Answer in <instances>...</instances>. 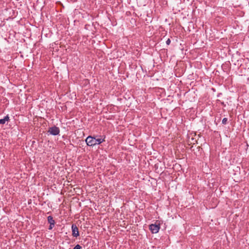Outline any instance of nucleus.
<instances>
[{"label": "nucleus", "mask_w": 249, "mask_h": 249, "mask_svg": "<svg viewBox=\"0 0 249 249\" xmlns=\"http://www.w3.org/2000/svg\"><path fill=\"white\" fill-rule=\"evenodd\" d=\"M105 141V136L104 138H96L91 136H88L86 139V142L88 145L93 146L96 144H100Z\"/></svg>", "instance_id": "f257e3e1"}, {"label": "nucleus", "mask_w": 249, "mask_h": 249, "mask_svg": "<svg viewBox=\"0 0 249 249\" xmlns=\"http://www.w3.org/2000/svg\"><path fill=\"white\" fill-rule=\"evenodd\" d=\"M48 132L50 133L51 135L55 136L59 134L60 129L59 127L56 126H53L49 128Z\"/></svg>", "instance_id": "f03ea898"}, {"label": "nucleus", "mask_w": 249, "mask_h": 249, "mask_svg": "<svg viewBox=\"0 0 249 249\" xmlns=\"http://www.w3.org/2000/svg\"><path fill=\"white\" fill-rule=\"evenodd\" d=\"M160 229L159 224H151L149 225V229L153 233H156L159 232Z\"/></svg>", "instance_id": "7ed1b4c3"}, {"label": "nucleus", "mask_w": 249, "mask_h": 249, "mask_svg": "<svg viewBox=\"0 0 249 249\" xmlns=\"http://www.w3.org/2000/svg\"><path fill=\"white\" fill-rule=\"evenodd\" d=\"M72 235L74 237H77L79 236L78 228L75 224H72L71 226Z\"/></svg>", "instance_id": "20e7f679"}, {"label": "nucleus", "mask_w": 249, "mask_h": 249, "mask_svg": "<svg viewBox=\"0 0 249 249\" xmlns=\"http://www.w3.org/2000/svg\"><path fill=\"white\" fill-rule=\"evenodd\" d=\"M9 120V117L8 115H6L3 119H0V124H3L5 123L6 121H8Z\"/></svg>", "instance_id": "39448f33"}, {"label": "nucleus", "mask_w": 249, "mask_h": 249, "mask_svg": "<svg viewBox=\"0 0 249 249\" xmlns=\"http://www.w3.org/2000/svg\"><path fill=\"white\" fill-rule=\"evenodd\" d=\"M47 220L49 224L55 223V221L53 220L52 216H49L47 217Z\"/></svg>", "instance_id": "423d86ee"}, {"label": "nucleus", "mask_w": 249, "mask_h": 249, "mask_svg": "<svg viewBox=\"0 0 249 249\" xmlns=\"http://www.w3.org/2000/svg\"><path fill=\"white\" fill-rule=\"evenodd\" d=\"M227 121H228V119L226 118H224L223 119L222 122L223 124H226L227 123Z\"/></svg>", "instance_id": "0eeeda50"}, {"label": "nucleus", "mask_w": 249, "mask_h": 249, "mask_svg": "<svg viewBox=\"0 0 249 249\" xmlns=\"http://www.w3.org/2000/svg\"><path fill=\"white\" fill-rule=\"evenodd\" d=\"M55 223L50 224L49 230H51L54 226Z\"/></svg>", "instance_id": "6e6552de"}, {"label": "nucleus", "mask_w": 249, "mask_h": 249, "mask_svg": "<svg viewBox=\"0 0 249 249\" xmlns=\"http://www.w3.org/2000/svg\"><path fill=\"white\" fill-rule=\"evenodd\" d=\"M217 103H220L224 107H225L226 106V104L224 103V102H221L220 100H217Z\"/></svg>", "instance_id": "1a4fd4ad"}, {"label": "nucleus", "mask_w": 249, "mask_h": 249, "mask_svg": "<svg viewBox=\"0 0 249 249\" xmlns=\"http://www.w3.org/2000/svg\"><path fill=\"white\" fill-rule=\"evenodd\" d=\"M81 247L79 245H76L73 249H81Z\"/></svg>", "instance_id": "9d476101"}, {"label": "nucleus", "mask_w": 249, "mask_h": 249, "mask_svg": "<svg viewBox=\"0 0 249 249\" xmlns=\"http://www.w3.org/2000/svg\"><path fill=\"white\" fill-rule=\"evenodd\" d=\"M170 43H171V40H170V39L169 38H168L166 40V43L167 45H169L170 44Z\"/></svg>", "instance_id": "9b49d317"}]
</instances>
